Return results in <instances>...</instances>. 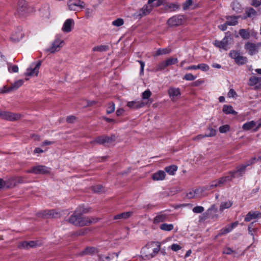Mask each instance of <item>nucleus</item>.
Listing matches in <instances>:
<instances>
[{
	"label": "nucleus",
	"instance_id": "nucleus-62",
	"mask_svg": "<svg viewBox=\"0 0 261 261\" xmlns=\"http://www.w3.org/2000/svg\"><path fill=\"white\" fill-rule=\"evenodd\" d=\"M210 133L208 134H205L206 137H211L215 136L216 135V130L212 128H209Z\"/></svg>",
	"mask_w": 261,
	"mask_h": 261
},
{
	"label": "nucleus",
	"instance_id": "nucleus-56",
	"mask_svg": "<svg viewBox=\"0 0 261 261\" xmlns=\"http://www.w3.org/2000/svg\"><path fill=\"white\" fill-rule=\"evenodd\" d=\"M99 261H112V259L109 256L102 254L98 255Z\"/></svg>",
	"mask_w": 261,
	"mask_h": 261
},
{
	"label": "nucleus",
	"instance_id": "nucleus-54",
	"mask_svg": "<svg viewBox=\"0 0 261 261\" xmlns=\"http://www.w3.org/2000/svg\"><path fill=\"white\" fill-rule=\"evenodd\" d=\"M45 215L50 216L51 217L54 218L57 217L58 215V213H57L55 210H49L47 212H45Z\"/></svg>",
	"mask_w": 261,
	"mask_h": 261
},
{
	"label": "nucleus",
	"instance_id": "nucleus-21",
	"mask_svg": "<svg viewBox=\"0 0 261 261\" xmlns=\"http://www.w3.org/2000/svg\"><path fill=\"white\" fill-rule=\"evenodd\" d=\"M168 219V215L166 214L161 212L157 214V215L153 219L154 224H159L166 221Z\"/></svg>",
	"mask_w": 261,
	"mask_h": 261
},
{
	"label": "nucleus",
	"instance_id": "nucleus-60",
	"mask_svg": "<svg viewBox=\"0 0 261 261\" xmlns=\"http://www.w3.org/2000/svg\"><path fill=\"white\" fill-rule=\"evenodd\" d=\"M237 96V93L233 89H230L227 94V96L229 98H233Z\"/></svg>",
	"mask_w": 261,
	"mask_h": 261
},
{
	"label": "nucleus",
	"instance_id": "nucleus-14",
	"mask_svg": "<svg viewBox=\"0 0 261 261\" xmlns=\"http://www.w3.org/2000/svg\"><path fill=\"white\" fill-rule=\"evenodd\" d=\"M97 221V218L90 217H84L82 215L81 220L77 223L79 224V226H84L89 225L91 224L95 223Z\"/></svg>",
	"mask_w": 261,
	"mask_h": 261
},
{
	"label": "nucleus",
	"instance_id": "nucleus-26",
	"mask_svg": "<svg viewBox=\"0 0 261 261\" xmlns=\"http://www.w3.org/2000/svg\"><path fill=\"white\" fill-rule=\"evenodd\" d=\"M240 16H228L226 17V24L230 26H234L238 24V19Z\"/></svg>",
	"mask_w": 261,
	"mask_h": 261
},
{
	"label": "nucleus",
	"instance_id": "nucleus-43",
	"mask_svg": "<svg viewBox=\"0 0 261 261\" xmlns=\"http://www.w3.org/2000/svg\"><path fill=\"white\" fill-rule=\"evenodd\" d=\"M6 65L8 66V71L10 73H16L18 71V67L17 65H12V64L7 63Z\"/></svg>",
	"mask_w": 261,
	"mask_h": 261
},
{
	"label": "nucleus",
	"instance_id": "nucleus-10",
	"mask_svg": "<svg viewBox=\"0 0 261 261\" xmlns=\"http://www.w3.org/2000/svg\"><path fill=\"white\" fill-rule=\"evenodd\" d=\"M230 58L234 60L236 63L238 65H244L247 62V58L242 56L240 54L235 50H232L229 53Z\"/></svg>",
	"mask_w": 261,
	"mask_h": 261
},
{
	"label": "nucleus",
	"instance_id": "nucleus-63",
	"mask_svg": "<svg viewBox=\"0 0 261 261\" xmlns=\"http://www.w3.org/2000/svg\"><path fill=\"white\" fill-rule=\"evenodd\" d=\"M257 161V158L254 157L250 159L249 161H247L246 163L245 164L247 167L252 165L254 163Z\"/></svg>",
	"mask_w": 261,
	"mask_h": 261
},
{
	"label": "nucleus",
	"instance_id": "nucleus-34",
	"mask_svg": "<svg viewBox=\"0 0 261 261\" xmlns=\"http://www.w3.org/2000/svg\"><path fill=\"white\" fill-rule=\"evenodd\" d=\"M177 170V167L176 165H171L165 168V171L171 175H173Z\"/></svg>",
	"mask_w": 261,
	"mask_h": 261
},
{
	"label": "nucleus",
	"instance_id": "nucleus-27",
	"mask_svg": "<svg viewBox=\"0 0 261 261\" xmlns=\"http://www.w3.org/2000/svg\"><path fill=\"white\" fill-rule=\"evenodd\" d=\"M224 185L221 178H219L218 179L213 181L209 186H207L205 187V190H210L218 187H221Z\"/></svg>",
	"mask_w": 261,
	"mask_h": 261
},
{
	"label": "nucleus",
	"instance_id": "nucleus-47",
	"mask_svg": "<svg viewBox=\"0 0 261 261\" xmlns=\"http://www.w3.org/2000/svg\"><path fill=\"white\" fill-rule=\"evenodd\" d=\"M115 109V104L113 102H110L107 106V113L110 114L114 112Z\"/></svg>",
	"mask_w": 261,
	"mask_h": 261
},
{
	"label": "nucleus",
	"instance_id": "nucleus-33",
	"mask_svg": "<svg viewBox=\"0 0 261 261\" xmlns=\"http://www.w3.org/2000/svg\"><path fill=\"white\" fill-rule=\"evenodd\" d=\"M223 185H225L226 183L232 181L234 178L232 174L231 171L229 172L227 175L224 176L223 177H220Z\"/></svg>",
	"mask_w": 261,
	"mask_h": 261
},
{
	"label": "nucleus",
	"instance_id": "nucleus-1",
	"mask_svg": "<svg viewBox=\"0 0 261 261\" xmlns=\"http://www.w3.org/2000/svg\"><path fill=\"white\" fill-rule=\"evenodd\" d=\"M160 249L161 243L159 242H151L142 248L141 253L144 258L150 259L156 256Z\"/></svg>",
	"mask_w": 261,
	"mask_h": 261
},
{
	"label": "nucleus",
	"instance_id": "nucleus-55",
	"mask_svg": "<svg viewBox=\"0 0 261 261\" xmlns=\"http://www.w3.org/2000/svg\"><path fill=\"white\" fill-rule=\"evenodd\" d=\"M204 209L203 206H197L194 207L192 211L194 213L199 214L201 213L204 211Z\"/></svg>",
	"mask_w": 261,
	"mask_h": 261
},
{
	"label": "nucleus",
	"instance_id": "nucleus-44",
	"mask_svg": "<svg viewBox=\"0 0 261 261\" xmlns=\"http://www.w3.org/2000/svg\"><path fill=\"white\" fill-rule=\"evenodd\" d=\"M179 6L175 3H170L166 6V10H168L170 11H174L179 9Z\"/></svg>",
	"mask_w": 261,
	"mask_h": 261
},
{
	"label": "nucleus",
	"instance_id": "nucleus-6",
	"mask_svg": "<svg viewBox=\"0 0 261 261\" xmlns=\"http://www.w3.org/2000/svg\"><path fill=\"white\" fill-rule=\"evenodd\" d=\"M244 48L249 55L252 56L257 54L261 48V43H253L248 42L245 44Z\"/></svg>",
	"mask_w": 261,
	"mask_h": 261
},
{
	"label": "nucleus",
	"instance_id": "nucleus-23",
	"mask_svg": "<svg viewBox=\"0 0 261 261\" xmlns=\"http://www.w3.org/2000/svg\"><path fill=\"white\" fill-rule=\"evenodd\" d=\"M261 217V213L258 211L249 212L245 217L244 220L246 222H249L253 219Z\"/></svg>",
	"mask_w": 261,
	"mask_h": 261
},
{
	"label": "nucleus",
	"instance_id": "nucleus-13",
	"mask_svg": "<svg viewBox=\"0 0 261 261\" xmlns=\"http://www.w3.org/2000/svg\"><path fill=\"white\" fill-rule=\"evenodd\" d=\"M183 22L182 15H175L170 18L167 21V24L170 27H175L181 25Z\"/></svg>",
	"mask_w": 261,
	"mask_h": 261
},
{
	"label": "nucleus",
	"instance_id": "nucleus-25",
	"mask_svg": "<svg viewBox=\"0 0 261 261\" xmlns=\"http://www.w3.org/2000/svg\"><path fill=\"white\" fill-rule=\"evenodd\" d=\"M98 252L97 249L94 247H87L80 252L81 255H93Z\"/></svg>",
	"mask_w": 261,
	"mask_h": 261
},
{
	"label": "nucleus",
	"instance_id": "nucleus-28",
	"mask_svg": "<svg viewBox=\"0 0 261 261\" xmlns=\"http://www.w3.org/2000/svg\"><path fill=\"white\" fill-rule=\"evenodd\" d=\"M110 138L107 136H100L96 138L94 140L91 142L93 144H103L106 143H108L110 141Z\"/></svg>",
	"mask_w": 261,
	"mask_h": 261
},
{
	"label": "nucleus",
	"instance_id": "nucleus-57",
	"mask_svg": "<svg viewBox=\"0 0 261 261\" xmlns=\"http://www.w3.org/2000/svg\"><path fill=\"white\" fill-rule=\"evenodd\" d=\"M229 126L226 124L220 126L219 129L221 133H225L229 130Z\"/></svg>",
	"mask_w": 261,
	"mask_h": 261
},
{
	"label": "nucleus",
	"instance_id": "nucleus-35",
	"mask_svg": "<svg viewBox=\"0 0 261 261\" xmlns=\"http://www.w3.org/2000/svg\"><path fill=\"white\" fill-rule=\"evenodd\" d=\"M232 203L233 202L230 200L222 202L220 206V211L222 212L224 210L230 207Z\"/></svg>",
	"mask_w": 261,
	"mask_h": 261
},
{
	"label": "nucleus",
	"instance_id": "nucleus-48",
	"mask_svg": "<svg viewBox=\"0 0 261 261\" xmlns=\"http://www.w3.org/2000/svg\"><path fill=\"white\" fill-rule=\"evenodd\" d=\"M209 66L204 63L199 64L197 65V69H200L203 71H207L209 70Z\"/></svg>",
	"mask_w": 261,
	"mask_h": 261
},
{
	"label": "nucleus",
	"instance_id": "nucleus-59",
	"mask_svg": "<svg viewBox=\"0 0 261 261\" xmlns=\"http://www.w3.org/2000/svg\"><path fill=\"white\" fill-rule=\"evenodd\" d=\"M10 91H12L10 87L7 88L6 86H4L2 89L0 88V94L9 93Z\"/></svg>",
	"mask_w": 261,
	"mask_h": 261
},
{
	"label": "nucleus",
	"instance_id": "nucleus-38",
	"mask_svg": "<svg viewBox=\"0 0 261 261\" xmlns=\"http://www.w3.org/2000/svg\"><path fill=\"white\" fill-rule=\"evenodd\" d=\"M160 228L162 230L170 231L173 229L174 226L172 224L163 223L160 225Z\"/></svg>",
	"mask_w": 261,
	"mask_h": 261
},
{
	"label": "nucleus",
	"instance_id": "nucleus-18",
	"mask_svg": "<svg viewBox=\"0 0 261 261\" xmlns=\"http://www.w3.org/2000/svg\"><path fill=\"white\" fill-rule=\"evenodd\" d=\"M147 103L148 102H144L143 100L131 101L127 102V106L130 109H137L144 107Z\"/></svg>",
	"mask_w": 261,
	"mask_h": 261
},
{
	"label": "nucleus",
	"instance_id": "nucleus-37",
	"mask_svg": "<svg viewBox=\"0 0 261 261\" xmlns=\"http://www.w3.org/2000/svg\"><path fill=\"white\" fill-rule=\"evenodd\" d=\"M92 229L90 228H82L75 232V235L77 236H84L88 233Z\"/></svg>",
	"mask_w": 261,
	"mask_h": 261
},
{
	"label": "nucleus",
	"instance_id": "nucleus-3",
	"mask_svg": "<svg viewBox=\"0 0 261 261\" xmlns=\"http://www.w3.org/2000/svg\"><path fill=\"white\" fill-rule=\"evenodd\" d=\"M84 213H85V209L83 207H79L77 208L69 218V222L76 226H79V224L77 223L80 221L82 216Z\"/></svg>",
	"mask_w": 261,
	"mask_h": 261
},
{
	"label": "nucleus",
	"instance_id": "nucleus-40",
	"mask_svg": "<svg viewBox=\"0 0 261 261\" xmlns=\"http://www.w3.org/2000/svg\"><path fill=\"white\" fill-rule=\"evenodd\" d=\"M165 61H163L159 63L154 68L153 71L155 72H158L159 71H162L165 69L167 67Z\"/></svg>",
	"mask_w": 261,
	"mask_h": 261
},
{
	"label": "nucleus",
	"instance_id": "nucleus-53",
	"mask_svg": "<svg viewBox=\"0 0 261 261\" xmlns=\"http://www.w3.org/2000/svg\"><path fill=\"white\" fill-rule=\"evenodd\" d=\"M249 85L251 86L255 85L258 84L259 81V79L255 76L251 77L249 79Z\"/></svg>",
	"mask_w": 261,
	"mask_h": 261
},
{
	"label": "nucleus",
	"instance_id": "nucleus-7",
	"mask_svg": "<svg viewBox=\"0 0 261 261\" xmlns=\"http://www.w3.org/2000/svg\"><path fill=\"white\" fill-rule=\"evenodd\" d=\"M51 169L44 165H38L33 167L30 170L27 171V173L35 174H46L50 173Z\"/></svg>",
	"mask_w": 261,
	"mask_h": 261
},
{
	"label": "nucleus",
	"instance_id": "nucleus-42",
	"mask_svg": "<svg viewBox=\"0 0 261 261\" xmlns=\"http://www.w3.org/2000/svg\"><path fill=\"white\" fill-rule=\"evenodd\" d=\"M241 37L244 39H249L250 37V33L248 30L244 29H240L239 32Z\"/></svg>",
	"mask_w": 261,
	"mask_h": 261
},
{
	"label": "nucleus",
	"instance_id": "nucleus-45",
	"mask_svg": "<svg viewBox=\"0 0 261 261\" xmlns=\"http://www.w3.org/2000/svg\"><path fill=\"white\" fill-rule=\"evenodd\" d=\"M203 190L202 189H197L192 191L189 192L187 196L189 198H192L196 196V195L199 192H202Z\"/></svg>",
	"mask_w": 261,
	"mask_h": 261
},
{
	"label": "nucleus",
	"instance_id": "nucleus-58",
	"mask_svg": "<svg viewBox=\"0 0 261 261\" xmlns=\"http://www.w3.org/2000/svg\"><path fill=\"white\" fill-rule=\"evenodd\" d=\"M171 250L174 251H178L181 249V247L177 244H173L172 245L169 247Z\"/></svg>",
	"mask_w": 261,
	"mask_h": 261
},
{
	"label": "nucleus",
	"instance_id": "nucleus-46",
	"mask_svg": "<svg viewBox=\"0 0 261 261\" xmlns=\"http://www.w3.org/2000/svg\"><path fill=\"white\" fill-rule=\"evenodd\" d=\"M178 61L177 58H173V57H171V58L168 59L167 60H166V61H165L167 67L169 66H171V65L175 64L176 63H177L178 62Z\"/></svg>",
	"mask_w": 261,
	"mask_h": 261
},
{
	"label": "nucleus",
	"instance_id": "nucleus-19",
	"mask_svg": "<svg viewBox=\"0 0 261 261\" xmlns=\"http://www.w3.org/2000/svg\"><path fill=\"white\" fill-rule=\"evenodd\" d=\"M238 225L239 222L238 221H236L233 223H232L231 224L227 225L225 227L221 229L219 231L218 236L224 235L231 232L232 230V229L236 227Z\"/></svg>",
	"mask_w": 261,
	"mask_h": 261
},
{
	"label": "nucleus",
	"instance_id": "nucleus-8",
	"mask_svg": "<svg viewBox=\"0 0 261 261\" xmlns=\"http://www.w3.org/2000/svg\"><path fill=\"white\" fill-rule=\"evenodd\" d=\"M64 41L60 38H56L52 43L51 46L45 49L46 52L54 53L58 51L63 47Z\"/></svg>",
	"mask_w": 261,
	"mask_h": 261
},
{
	"label": "nucleus",
	"instance_id": "nucleus-4",
	"mask_svg": "<svg viewBox=\"0 0 261 261\" xmlns=\"http://www.w3.org/2000/svg\"><path fill=\"white\" fill-rule=\"evenodd\" d=\"M21 115L9 111H0V118L10 121H15L20 119Z\"/></svg>",
	"mask_w": 261,
	"mask_h": 261
},
{
	"label": "nucleus",
	"instance_id": "nucleus-17",
	"mask_svg": "<svg viewBox=\"0 0 261 261\" xmlns=\"http://www.w3.org/2000/svg\"><path fill=\"white\" fill-rule=\"evenodd\" d=\"M168 93L170 98L172 101H174L181 95L180 91L179 88L170 87L168 90Z\"/></svg>",
	"mask_w": 261,
	"mask_h": 261
},
{
	"label": "nucleus",
	"instance_id": "nucleus-22",
	"mask_svg": "<svg viewBox=\"0 0 261 261\" xmlns=\"http://www.w3.org/2000/svg\"><path fill=\"white\" fill-rule=\"evenodd\" d=\"M257 15V12L253 8H249L245 10V15L242 17V19H245L247 18L254 19Z\"/></svg>",
	"mask_w": 261,
	"mask_h": 261
},
{
	"label": "nucleus",
	"instance_id": "nucleus-20",
	"mask_svg": "<svg viewBox=\"0 0 261 261\" xmlns=\"http://www.w3.org/2000/svg\"><path fill=\"white\" fill-rule=\"evenodd\" d=\"M74 24V20L72 19L69 18L66 20L64 22L63 27H62V31L64 32L69 33L70 32L72 29V25Z\"/></svg>",
	"mask_w": 261,
	"mask_h": 261
},
{
	"label": "nucleus",
	"instance_id": "nucleus-24",
	"mask_svg": "<svg viewBox=\"0 0 261 261\" xmlns=\"http://www.w3.org/2000/svg\"><path fill=\"white\" fill-rule=\"evenodd\" d=\"M166 177V172L163 170H159L152 175V179L154 181L163 180Z\"/></svg>",
	"mask_w": 261,
	"mask_h": 261
},
{
	"label": "nucleus",
	"instance_id": "nucleus-12",
	"mask_svg": "<svg viewBox=\"0 0 261 261\" xmlns=\"http://www.w3.org/2000/svg\"><path fill=\"white\" fill-rule=\"evenodd\" d=\"M17 11L21 15H24L28 13L29 8L28 3L25 0H19Z\"/></svg>",
	"mask_w": 261,
	"mask_h": 261
},
{
	"label": "nucleus",
	"instance_id": "nucleus-9",
	"mask_svg": "<svg viewBox=\"0 0 261 261\" xmlns=\"http://www.w3.org/2000/svg\"><path fill=\"white\" fill-rule=\"evenodd\" d=\"M67 5L68 9L71 11H78L85 7V4L81 0H69Z\"/></svg>",
	"mask_w": 261,
	"mask_h": 261
},
{
	"label": "nucleus",
	"instance_id": "nucleus-2",
	"mask_svg": "<svg viewBox=\"0 0 261 261\" xmlns=\"http://www.w3.org/2000/svg\"><path fill=\"white\" fill-rule=\"evenodd\" d=\"M162 4L160 0H148L147 4L135 14L137 17L141 18L148 15L152 10L153 7H157Z\"/></svg>",
	"mask_w": 261,
	"mask_h": 261
},
{
	"label": "nucleus",
	"instance_id": "nucleus-49",
	"mask_svg": "<svg viewBox=\"0 0 261 261\" xmlns=\"http://www.w3.org/2000/svg\"><path fill=\"white\" fill-rule=\"evenodd\" d=\"M151 93L149 90H146L144 92L142 93V99L143 100H149V99L151 96Z\"/></svg>",
	"mask_w": 261,
	"mask_h": 261
},
{
	"label": "nucleus",
	"instance_id": "nucleus-41",
	"mask_svg": "<svg viewBox=\"0 0 261 261\" xmlns=\"http://www.w3.org/2000/svg\"><path fill=\"white\" fill-rule=\"evenodd\" d=\"M23 83L24 81L22 80H19L16 81L10 86L11 91L17 89L23 85Z\"/></svg>",
	"mask_w": 261,
	"mask_h": 261
},
{
	"label": "nucleus",
	"instance_id": "nucleus-31",
	"mask_svg": "<svg viewBox=\"0 0 261 261\" xmlns=\"http://www.w3.org/2000/svg\"><path fill=\"white\" fill-rule=\"evenodd\" d=\"M223 112L225 114H233L236 115L237 112L233 110V108L231 106L225 105L223 107Z\"/></svg>",
	"mask_w": 261,
	"mask_h": 261
},
{
	"label": "nucleus",
	"instance_id": "nucleus-5",
	"mask_svg": "<svg viewBox=\"0 0 261 261\" xmlns=\"http://www.w3.org/2000/svg\"><path fill=\"white\" fill-rule=\"evenodd\" d=\"M41 65V62L40 61L32 63L27 68L25 75L26 76H37Z\"/></svg>",
	"mask_w": 261,
	"mask_h": 261
},
{
	"label": "nucleus",
	"instance_id": "nucleus-36",
	"mask_svg": "<svg viewBox=\"0 0 261 261\" xmlns=\"http://www.w3.org/2000/svg\"><path fill=\"white\" fill-rule=\"evenodd\" d=\"M256 123L254 121H250L243 125L242 128L244 130H249L255 126Z\"/></svg>",
	"mask_w": 261,
	"mask_h": 261
},
{
	"label": "nucleus",
	"instance_id": "nucleus-64",
	"mask_svg": "<svg viewBox=\"0 0 261 261\" xmlns=\"http://www.w3.org/2000/svg\"><path fill=\"white\" fill-rule=\"evenodd\" d=\"M102 187L98 185L96 186H94L92 188V190L94 192L99 193L102 191Z\"/></svg>",
	"mask_w": 261,
	"mask_h": 261
},
{
	"label": "nucleus",
	"instance_id": "nucleus-15",
	"mask_svg": "<svg viewBox=\"0 0 261 261\" xmlns=\"http://www.w3.org/2000/svg\"><path fill=\"white\" fill-rule=\"evenodd\" d=\"M228 39L229 38L228 37L225 36L221 41L215 40L214 42V44L216 47L219 48L220 49L227 50L228 45Z\"/></svg>",
	"mask_w": 261,
	"mask_h": 261
},
{
	"label": "nucleus",
	"instance_id": "nucleus-32",
	"mask_svg": "<svg viewBox=\"0 0 261 261\" xmlns=\"http://www.w3.org/2000/svg\"><path fill=\"white\" fill-rule=\"evenodd\" d=\"M171 51V49L169 48H159L156 51V53L154 56L156 57L161 55L168 54L170 53Z\"/></svg>",
	"mask_w": 261,
	"mask_h": 261
},
{
	"label": "nucleus",
	"instance_id": "nucleus-11",
	"mask_svg": "<svg viewBox=\"0 0 261 261\" xmlns=\"http://www.w3.org/2000/svg\"><path fill=\"white\" fill-rule=\"evenodd\" d=\"M24 33L22 32L21 28H17L11 35L10 40L13 43L20 41L23 37Z\"/></svg>",
	"mask_w": 261,
	"mask_h": 261
},
{
	"label": "nucleus",
	"instance_id": "nucleus-50",
	"mask_svg": "<svg viewBox=\"0 0 261 261\" xmlns=\"http://www.w3.org/2000/svg\"><path fill=\"white\" fill-rule=\"evenodd\" d=\"M124 21L122 18H117L112 22V24L116 27H120L123 25Z\"/></svg>",
	"mask_w": 261,
	"mask_h": 261
},
{
	"label": "nucleus",
	"instance_id": "nucleus-30",
	"mask_svg": "<svg viewBox=\"0 0 261 261\" xmlns=\"http://www.w3.org/2000/svg\"><path fill=\"white\" fill-rule=\"evenodd\" d=\"M132 214L133 212L130 211L124 212L115 216L114 217V219H126L130 217L132 215Z\"/></svg>",
	"mask_w": 261,
	"mask_h": 261
},
{
	"label": "nucleus",
	"instance_id": "nucleus-51",
	"mask_svg": "<svg viewBox=\"0 0 261 261\" xmlns=\"http://www.w3.org/2000/svg\"><path fill=\"white\" fill-rule=\"evenodd\" d=\"M196 77H197L196 76L193 75L191 73H187L184 76L183 79L185 80L186 81H194V80H195L196 79Z\"/></svg>",
	"mask_w": 261,
	"mask_h": 261
},
{
	"label": "nucleus",
	"instance_id": "nucleus-16",
	"mask_svg": "<svg viewBox=\"0 0 261 261\" xmlns=\"http://www.w3.org/2000/svg\"><path fill=\"white\" fill-rule=\"evenodd\" d=\"M247 167L245 164L241 165L237 167V170L231 171L234 178H239L242 177L245 173Z\"/></svg>",
	"mask_w": 261,
	"mask_h": 261
},
{
	"label": "nucleus",
	"instance_id": "nucleus-61",
	"mask_svg": "<svg viewBox=\"0 0 261 261\" xmlns=\"http://www.w3.org/2000/svg\"><path fill=\"white\" fill-rule=\"evenodd\" d=\"M18 247L20 248L29 249L28 242L24 241L20 243L18 245Z\"/></svg>",
	"mask_w": 261,
	"mask_h": 261
},
{
	"label": "nucleus",
	"instance_id": "nucleus-29",
	"mask_svg": "<svg viewBox=\"0 0 261 261\" xmlns=\"http://www.w3.org/2000/svg\"><path fill=\"white\" fill-rule=\"evenodd\" d=\"M231 7L233 11L236 13H241L242 11V8L241 5L237 0H234L231 4Z\"/></svg>",
	"mask_w": 261,
	"mask_h": 261
},
{
	"label": "nucleus",
	"instance_id": "nucleus-39",
	"mask_svg": "<svg viewBox=\"0 0 261 261\" xmlns=\"http://www.w3.org/2000/svg\"><path fill=\"white\" fill-rule=\"evenodd\" d=\"M109 49V47L107 45H101L99 46H96L92 48L93 51H98V52H103L108 50Z\"/></svg>",
	"mask_w": 261,
	"mask_h": 261
},
{
	"label": "nucleus",
	"instance_id": "nucleus-52",
	"mask_svg": "<svg viewBox=\"0 0 261 261\" xmlns=\"http://www.w3.org/2000/svg\"><path fill=\"white\" fill-rule=\"evenodd\" d=\"M193 4L192 0H187L183 4V9L185 10H188L190 8V7L192 6Z\"/></svg>",
	"mask_w": 261,
	"mask_h": 261
}]
</instances>
